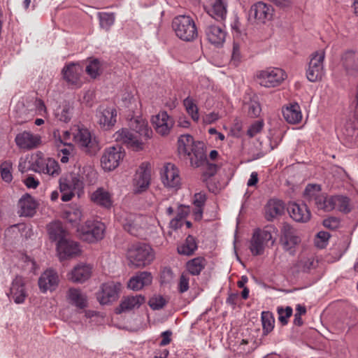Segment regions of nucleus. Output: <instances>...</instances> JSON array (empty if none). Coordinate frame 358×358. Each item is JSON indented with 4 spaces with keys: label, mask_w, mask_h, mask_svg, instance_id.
<instances>
[{
    "label": "nucleus",
    "mask_w": 358,
    "mask_h": 358,
    "mask_svg": "<svg viewBox=\"0 0 358 358\" xmlns=\"http://www.w3.org/2000/svg\"><path fill=\"white\" fill-rule=\"evenodd\" d=\"M301 241L296 231L289 224L284 223L281 228L280 242L283 248L292 252V250Z\"/></svg>",
    "instance_id": "21"
},
{
    "label": "nucleus",
    "mask_w": 358,
    "mask_h": 358,
    "mask_svg": "<svg viewBox=\"0 0 358 358\" xmlns=\"http://www.w3.org/2000/svg\"><path fill=\"white\" fill-rule=\"evenodd\" d=\"M24 285V281L21 277H16L12 282L10 294L15 303H22L27 296Z\"/></svg>",
    "instance_id": "28"
},
{
    "label": "nucleus",
    "mask_w": 358,
    "mask_h": 358,
    "mask_svg": "<svg viewBox=\"0 0 358 358\" xmlns=\"http://www.w3.org/2000/svg\"><path fill=\"white\" fill-rule=\"evenodd\" d=\"M263 128V122L257 121L252 124L248 130V135L250 137H253L258 133H259Z\"/></svg>",
    "instance_id": "62"
},
{
    "label": "nucleus",
    "mask_w": 358,
    "mask_h": 358,
    "mask_svg": "<svg viewBox=\"0 0 358 358\" xmlns=\"http://www.w3.org/2000/svg\"><path fill=\"white\" fill-rule=\"evenodd\" d=\"M66 217L69 222L77 223L82 218V212L79 208H73L66 213Z\"/></svg>",
    "instance_id": "57"
},
{
    "label": "nucleus",
    "mask_w": 358,
    "mask_h": 358,
    "mask_svg": "<svg viewBox=\"0 0 358 358\" xmlns=\"http://www.w3.org/2000/svg\"><path fill=\"white\" fill-rule=\"evenodd\" d=\"M86 72L92 78H96L100 74V64L97 59L91 61L86 66Z\"/></svg>",
    "instance_id": "56"
},
{
    "label": "nucleus",
    "mask_w": 358,
    "mask_h": 358,
    "mask_svg": "<svg viewBox=\"0 0 358 358\" xmlns=\"http://www.w3.org/2000/svg\"><path fill=\"white\" fill-rule=\"evenodd\" d=\"M34 106L36 109V113L38 115L47 117H48V110L47 108L45 105V103L43 100L40 99H36L34 101Z\"/></svg>",
    "instance_id": "59"
},
{
    "label": "nucleus",
    "mask_w": 358,
    "mask_h": 358,
    "mask_svg": "<svg viewBox=\"0 0 358 358\" xmlns=\"http://www.w3.org/2000/svg\"><path fill=\"white\" fill-rule=\"evenodd\" d=\"M150 220V218L145 216L127 213L122 216V223L124 229L131 235L136 236L143 234L148 228L150 224L149 220Z\"/></svg>",
    "instance_id": "6"
},
{
    "label": "nucleus",
    "mask_w": 358,
    "mask_h": 358,
    "mask_svg": "<svg viewBox=\"0 0 358 358\" xmlns=\"http://www.w3.org/2000/svg\"><path fill=\"white\" fill-rule=\"evenodd\" d=\"M73 112V108L69 104H65L62 106L61 110L55 113L56 116L60 121L67 122L70 120Z\"/></svg>",
    "instance_id": "53"
},
{
    "label": "nucleus",
    "mask_w": 358,
    "mask_h": 358,
    "mask_svg": "<svg viewBox=\"0 0 358 358\" xmlns=\"http://www.w3.org/2000/svg\"><path fill=\"white\" fill-rule=\"evenodd\" d=\"M82 68L79 64H70L62 70L64 79L70 85H78L80 83V76Z\"/></svg>",
    "instance_id": "32"
},
{
    "label": "nucleus",
    "mask_w": 358,
    "mask_h": 358,
    "mask_svg": "<svg viewBox=\"0 0 358 358\" xmlns=\"http://www.w3.org/2000/svg\"><path fill=\"white\" fill-rule=\"evenodd\" d=\"M151 122L155 131L161 136H167L174 125L173 119L166 111L152 116Z\"/></svg>",
    "instance_id": "16"
},
{
    "label": "nucleus",
    "mask_w": 358,
    "mask_h": 358,
    "mask_svg": "<svg viewBox=\"0 0 358 358\" xmlns=\"http://www.w3.org/2000/svg\"><path fill=\"white\" fill-rule=\"evenodd\" d=\"M161 179L168 188L178 189L181 185V178L178 168L172 163H166L161 171Z\"/></svg>",
    "instance_id": "13"
},
{
    "label": "nucleus",
    "mask_w": 358,
    "mask_h": 358,
    "mask_svg": "<svg viewBox=\"0 0 358 358\" xmlns=\"http://www.w3.org/2000/svg\"><path fill=\"white\" fill-rule=\"evenodd\" d=\"M121 288L120 282H108L101 285L97 298L101 304H107L115 301Z\"/></svg>",
    "instance_id": "19"
},
{
    "label": "nucleus",
    "mask_w": 358,
    "mask_h": 358,
    "mask_svg": "<svg viewBox=\"0 0 358 358\" xmlns=\"http://www.w3.org/2000/svg\"><path fill=\"white\" fill-rule=\"evenodd\" d=\"M59 279L57 273L53 269L45 270L39 277L38 284L40 291L45 293L52 292L59 285Z\"/></svg>",
    "instance_id": "20"
},
{
    "label": "nucleus",
    "mask_w": 358,
    "mask_h": 358,
    "mask_svg": "<svg viewBox=\"0 0 358 358\" xmlns=\"http://www.w3.org/2000/svg\"><path fill=\"white\" fill-rule=\"evenodd\" d=\"M335 208L342 213H348L352 207L349 198L343 195H336L334 202V209Z\"/></svg>",
    "instance_id": "44"
},
{
    "label": "nucleus",
    "mask_w": 358,
    "mask_h": 358,
    "mask_svg": "<svg viewBox=\"0 0 358 358\" xmlns=\"http://www.w3.org/2000/svg\"><path fill=\"white\" fill-rule=\"evenodd\" d=\"M49 238L59 243L67 237V231L64 229L60 222H53L48 225Z\"/></svg>",
    "instance_id": "38"
},
{
    "label": "nucleus",
    "mask_w": 358,
    "mask_h": 358,
    "mask_svg": "<svg viewBox=\"0 0 358 358\" xmlns=\"http://www.w3.org/2000/svg\"><path fill=\"white\" fill-rule=\"evenodd\" d=\"M325 52L324 50H319L310 55L306 77L310 82H316L322 79L324 74V60Z\"/></svg>",
    "instance_id": "9"
},
{
    "label": "nucleus",
    "mask_w": 358,
    "mask_h": 358,
    "mask_svg": "<svg viewBox=\"0 0 358 358\" xmlns=\"http://www.w3.org/2000/svg\"><path fill=\"white\" fill-rule=\"evenodd\" d=\"M127 257L131 265L142 268L151 264L155 259V253L149 245L138 243L129 248Z\"/></svg>",
    "instance_id": "1"
},
{
    "label": "nucleus",
    "mask_w": 358,
    "mask_h": 358,
    "mask_svg": "<svg viewBox=\"0 0 358 358\" xmlns=\"http://www.w3.org/2000/svg\"><path fill=\"white\" fill-rule=\"evenodd\" d=\"M78 179L82 182V187L84 184L93 185L97 180V172L94 167L90 164H85L83 166H78V171L76 173Z\"/></svg>",
    "instance_id": "30"
},
{
    "label": "nucleus",
    "mask_w": 358,
    "mask_h": 358,
    "mask_svg": "<svg viewBox=\"0 0 358 358\" xmlns=\"http://www.w3.org/2000/svg\"><path fill=\"white\" fill-rule=\"evenodd\" d=\"M189 288V275L186 272L182 273L180 275L178 283V290L180 293L186 292Z\"/></svg>",
    "instance_id": "55"
},
{
    "label": "nucleus",
    "mask_w": 358,
    "mask_h": 358,
    "mask_svg": "<svg viewBox=\"0 0 358 358\" xmlns=\"http://www.w3.org/2000/svg\"><path fill=\"white\" fill-rule=\"evenodd\" d=\"M113 138L115 141L127 145L134 150H141L144 148V142L142 139H138L127 128H122L117 131Z\"/></svg>",
    "instance_id": "15"
},
{
    "label": "nucleus",
    "mask_w": 358,
    "mask_h": 358,
    "mask_svg": "<svg viewBox=\"0 0 358 358\" xmlns=\"http://www.w3.org/2000/svg\"><path fill=\"white\" fill-rule=\"evenodd\" d=\"M287 78L286 72L277 67H268L257 73L258 83L267 88L279 86Z\"/></svg>",
    "instance_id": "4"
},
{
    "label": "nucleus",
    "mask_w": 358,
    "mask_h": 358,
    "mask_svg": "<svg viewBox=\"0 0 358 358\" xmlns=\"http://www.w3.org/2000/svg\"><path fill=\"white\" fill-rule=\"evenodd\" d=\"M292 309L291 307L287 306L285 309L279 308L278 309V319L279 321L282 324H286L287 323V319L292 315Z\"/></svg>",
    "instance_id": "60"
},
{
    "label": "nucleus",
    "mask_w": 358,
    "mask_h": 358,
    "mask_svg": "<svg viewBox=\"0 0 358 358\" xmlns=\"http://www.w3.org/2000/svg\"><path fill=\"white\" fill-rule=\"evenodd\" d=\"M183 106L192 120L197 122L199 120L200 115L195 100L191 96H187L183 100Z\"/></svg>",
    "instance_id": "42"
},
{
    "label": "nucleus",
    "mask_w": 358,
    "mask_h": 358,
    "mask_svg": "<svg viewBox=\"0 0 358 358\" xmlns=\"http://www.w3.org/2000/svg\"><path fill=\"white\" fill-rule=\"evenodd\" d=\"M245 106L248 107V114L250 117H256L260 114L262 109L256 97L251 99Z\"/></svg>",
    "instance_id": "52"
},
{
    "label": "nucleus",
    "mask_w": 358,
    "mask_h": 358,
    "mask_svg": "<svg viewBox=\"0 0 358 358\" xmlns=\"http://www.w3.org/2000/svg\"><path fill=\"white\" fill-rule=\"evenodd\" d=\"M122 101L125 107L133 108L132 105H136V99L131 93L124 94Z\"/></svg>",
    "instance_id": "63"
},
{
    "label": "nucleus",
    "mask_w": 358,
    "mask_h": 358,
    "mask_svg": "<svg viewBox=\"0 0 358 358\" xmlns=\"http://www.w3.org/2000/svg\"><path fill=\"white\" fill-rule=\"evenodd\" d=\"M105 225L98 221L87 220L78 228L80 238L86 242L94 243L103 238Z\"/></svg>",
    "instance_id": "5"
},
{
    "label": "nucleus",
    "mask_w": 358,
    "mask_h": 358,
    "mask_svg": "<svg viewBox=\"0 0 358 358\" xmlns=\"http://www.w3.org/2000/svg\"><path fill=\"white\" fill-rule=\"evenodd\" d=\"M322 194L321 187L316 184H309L304 190V196L308 201H316V199Z\"/></svg>",
    "instance_id": "47"
},
{
    "label": "nucleus",
    "mask_w": 358,
    "mask_h": 358,
    "mask_svg": "<svg viewBox=\"0 0 358 358\" xmlns=\"http://www.w3.org/2000/svg\"><path fill=\"white\" fill-rule=\"evenodd\" d=\"M20 216H33L36 212V203L29 194L24 195L18 202Z\"/></svg>",
    "instance_id": "35"
},
{
    "label": "nucleus",
    "mask_w": 358,
    "mask_h": 358,
    "mask_svg": "<svg viewBox=\"0 0 358 358\" xmlns=\"http://www.w3.org/2000/svg\"><path fill=\"white\" fill-rule=\"evenodd\" d=\"M274 318L269 311H264L262 313V323L264 334L271 332L274 327Z\"/></svg>",
    "instance_id": "48"
},
{
    "label": "nucleus",
    "mask_w": 358,
    "mask_h": 358,
    "mask_svg": "<svg viewBox=\"0 0 358 358\" xmlns=\"http://www.w3.org/2000/svg\"><path fill=\"white\" fill-rule=\"evenodd\" d=\"M288 212L291 217L298 222H307L311 217L310 211L305 203H290Z\"/></svg>",
    "instance_id": "27"
},
{
    "label": "nucleus",
    "mask_w": 358,
    "mask_h": 358,
    "mask_svg": "<svg viewBox=\"0 0 358 358\" xmlns=\"http://www.w3.org/2000/svg\"><path fill=\"white\" fill-rule=\"evenodd\" d=\"M207 261L204 257H197L189 260L185 265L187 273L199 275L205 268Z\"/></svg>",
    "instance_id": "39"
},
{
    "label": "nucleus",
    "mask_w": 358,
    "mask_h": 358,
    "mask_svg": "<svg viewBox=\"0 0 358 358\" xmlns=\"http://www.w3.org/2000/svg\"><path fill=\"white\" fill-rule=\"evenodd\" d=\"M197 249V245L194 238L188 236L185 243L178 248V251L181 255H191Z\"/></svg>",
    "instance_id": "45"
},
{
    "label": "nucleus",
    "mask_w": 358,
    "mask_h": 358,
    "mask_svg": "<svg viewBox=\"0 0 358 358\" xmlns=\"http://www.w3.org/2000/svg\"><path fill=\"white\" fill-rule=\"evenodd\" d=\"M275 232L273 227H266L264 229H257L250 241V250L254 255H262L271 241L272 245L275 241L272 234Z\"/></svg>",
    "instance_id": "3"
},
{
    "label": "nucleus",
    "mask_w": 358,
    "mask_h": 358,
    "mask_svg": "<svg viewBox=\"0 0 358 358\" xmlns=\"http://www.w3.org/2000/svg\"><path fill=\"white\" fill-rule=\"evenodd\" d=\"M99 19L101 27L108 30L114 24L115 15L111 13L101 12L99 13Z\"/></svg>",
    "instance_id": "49"
},
{
    "label": "nucleus",
    "mask_w": 358,
    "mask_h": 358,
    "mask_svg": "<svg viewBox=\"0 0 358 358\" xmlns=\"http://www.w3.org/2000/svg\"><path fill=\"white\" fill-rule=\"evenodd\" d=\"M166 303V299L161 295H155L148 301V304L152 310L162 309Z\"/></svg>",
    "instance_id": "54"
},
{
    "label": "nucleus",
    "mask_w": 358,
    "mask_h": 358,
    "mask_svg": "<svg viewBox=\"0 0 358 358\" xmlns=\"http://www.w3.org/2000/svg\"><path fill=\"white\" fill-rule=\"evenodd\" d=\"M66 299L78 308L83 309L87 306V297L80 289L69 288L66 292Z\"/></svg>",
    "instance_id": "29"
},
{
    "label": "nucleus",
    "mask_w": 358,
    "mask_h": 358,
    "mask_svg": "<svg viewBox=\"0 0 358 358\" xmlns=\"http://www.w3.org/2000/svg\"><path fill=\"white\" fill-rule=\"evenodd\" d=\"M57 251L60 259L73 258L81 254L79 244L67 237L57 243Z\"/></svg>",
    "instance_id": "18"
},
{
    "label": "nucleus",
    "mask_w": 358,
    "mask_h": 358,
    "mask_svg": "<svg viewBox=\"0 0 358 358\" xmlns=\"http://www.w3.org/2000/svg\"><path fill=\"white\" fill-rule=\"evenodd\" d=\"M206 201V195L201 192L195 194L194 199V205L195 207H201L203 206Z\"/></svg>",
    "instance_id": "64"
},
{
    "label": "nucleus",
    "mask_w": 358,
    "mask_h": 358,
    "mask_svg": "<svg viewBox=\"0 0 358 358\" xmlns=\"http://www.w3.org/2000/svg\"><path fill=\"white\" fill-rule=\"evenodd\" d=\"M241 59V45L238 42H234L232 54H231V62L234 65L236 66L239 64Z\"/></svg>",
    "instance_id": "58"
},
{
    "label": "nucleus",
    "mask_w": 358,
    "mask_h": 358,
    "mask_svg": "<svg viewBox=\"0 0 358 358\" xmlns=\"http://www.w3.org/2000/svg\"><path fill=\"white\" fill-rule=\"evenodd\" d=\"M196 143L189 134L181 135L178 140V150L180 155L184 156L189 153L194 148Z\"/></svg>",
    "instance_id": "40"
},
{
    "label": "nucleus",
    "mask_w": 358,
    "mask_h": 358,
    "mask_svg": "<svg viewBox=\"0 0 358 358\" xmlns=\"http://www.w3.org/2000/svg\"><path fill=\"white\" fill-rule=\"evenodd\" d=\"M92 267L90 264L80 263L67 274L68 279L76 283H83L92 275Z\"/></svg>",
    "instance_id": "24"
},
{
    "label": "nucleus",
    "mask_w": 358,
    "mask_h": 358,
    "mask_svg": "<svg viewBox=\"0 0 358 358\" xmlns=\"http://www.w3.org/2000/svg\"><path fill=\"white\" fill-rule=\"evenodd\" d=\"M75 143L85 152L93 153L97 149V142L86 128L76 127L72 130Z\"/></svg>",
    "instance_id": "10"
},
{
    "label": "nucleus",
    "mask_w": 358,
    "mask_h": 358,
    "mask_svg": "<svg viewBox=\"0 0 358 358\" xmlns=\"http://www.w3.org/2000/svg\"><path fill=\"white\" fill-rule=\"evenodd\" d=\"M334 196H328L322 193L320 196L316 199L314 203L316 208L319 210L329 212L334 210Z\"/></svg>",
    "instance_id": "41"
},
{
    "label": "nucleus",
    "mask_w": 358,
    "mask_h": 358,
    "mask_svg": "<svg viewBox=\"0 0 358 358\" xmlns=\"http://www.w3.org/2000/svg\"><path fill=\"white\" fill-rule=\"evenodd\" d=\"M274 10L273 7L266 3L259 1L253 4L250 10V13L259 22L265 23L273 18Z\"/></svg>",
    "instance_id": "22"
},
{
    "label": "nucleus",
    "mask_w": 358,
    "mask_h": 358,
    "mask_svg": "<svg viewBox=\"0 0 358 358\" xmlns=\"http://www.w3.org/2000/svg\"><path fill=\"white\" fill-rule=\"evenodd\" d=\"M47 157L42 152H38L31 156V168L35 172L39 173L44 165Z\"/></svg>",
    "instance_id": "50"
},
{
    "label": "nucleus",
    "mask_w": 358,
    "mask_h": 358,
    "mask_svg": "<svg viewBox=\"0 0 358 358\" xmlns=\"http://www.w3.org/2000/svg\"><path fill=\"white\" fill-rule=\"evenodd\" d=\"M150 273L143 271L133 276L128 282L127 287L132 290H140L152 282Z\"/></svg>",
    "instance_id": "33"
},
{
    "label": "nucleus",
    "mask_w": 358,
    "mask_h": 358,
    "mask_svg": "<svg viewBox=\"0 0 358 358\" xmlns=\"http://www.w3.org/2000/svg\"><path fill=\"white\" fill-rule=\"evenodd\" d=\"M324 226L329 229H336L340 226V220L335 217H330L323 221Z\"/></svg>",
    "instance_id": "61"
},
{
    "label": "nucleus",
    "mask_w": 358,
    "mask_h": 358,
    "mask_svg": "<svg viewBox=\"0 0 358 358\" xmlns=\"http://www.w3.org/2000/svg\"><path fill=\"white\" fill-rule=\"evenodd\" d=\"M96 120L104 130L110 129L116 123L117 111L111 106H100L96 111Z\"/></svg>",
    "instance_id": "14"
},
{
    "label": "nucleus",
    "mask_w": 358,
    "mask_h": 358,
    "mask_svg": "<svg viewBox=\"0 0 358 358\" xmlns=\"http://www.w3.org/2000/svg\"><path fill=\"white\" fill-rule=\"evenodd\" d=\"M285 210L284 203L281 200L271 199L265 207V216L268 220L281 215Z\"/></svg>",
    "instance_id": "36"
},
{
    "label": "nucleus",
    "mask_w": 358,
    "mask_h": 358,
    "mask_svg": "<svg viewBox=\"0 0 358 358\" xmlns=\"http://www.w3.org/2000/svg\"><path fill=\"white\" fill-rule=\"evenodd\" d=\"M0 169L1 176L3 180H4L6 182H11V180H13V163L10 161H5L1 163Z\"/></svg>",
    "instance_id": "51"
},
{
    "label": "nucleus",
    "mask_w": 358,
    "mask_h": 358,
    "mask_svg": "<svg viewBox=\"0 0 358 358\" xmlns=\"http://www.w3.org/2000/svg\"><path fill=\"white\" fill-rule=\"evenodd\" d=\"M176 35L182 41L190 42L198 36V31L194 20L187 15L175 17L172 23Z\"/></svg>",
    "instance_id": "2"
},
{
    "label": "nucleus",
    "mask_w": 358,
    "mask_h": 358,
    "mask_svg": "<svg viewBox=\"0 0 358 358\" xmlns=\"http://www.w3.org/2000/svg\"><path fill=\"white\" fill-rule=\"evenodd\" d=\"M130 128L138 134V139H142L143 142L151 138L152 131L148 126V122L141 116H136L131 119L129 122Z\"/></svg>",
    "instance_id": "23"
},
{
    "label": "nucleus",
    "mask_w": 358,
    "mask_h": 358,
    "mask_svg": "<svg viewBox=\"0 0 358 358\" xmlns=\"http://www.w3.org/2000/svg\"><path fill=\"white\" fill-rule=\"evenodd\" d=\"M39 173L56 177L60 173V168L58 163L54 159L47 157L45 162Z\"/></svg>",
    "instance_id": "43"
},
{
    "label": "nucleus",
    "mask_w": 358,
    "mask_h": 358,
    "mask_svg": "<svg viewBox=\"0 0 358 358\" xmlns=\"http://www.w3.org/2000/svg\"><path fill=\"white\" fill-rule=\"evenodd\" d=\"M282 115L289 124H297L302 119L300 106L296 103H290L282 108Z\"/></svg>",
    "instance_id": "34"
},
{
    "label": "nucleus",
    "mask_w": 358,
    "mask_h": 358,
    "mask_svg": "<svg viewBox=\"0 0 358 358\" xmlns=\"http://www.w3.org/2000/svg\"><path fill=\"white\" fill-rule=\"evenodd\" d=\"M317 262L313 257H302L297 262L296 266L298 271L306 272L317 266Z\"/></svg>",
    "instance_id": "46"
},
{
    "label": "nucleus",
    "mask_w": 358,
    "mask_h": 358,
    "mask_svg": "<svg viewBox=\"0 0 358 358\" xmlns=\"http://www.w3.org/2000/svg\"><path fill=\"white\" fill-rule=\"evenodd\" d=\"M209 1V4L205 6L207 16L204 20H215L217 22L224 20L227 13L226 0Z\"/></svg>",
    "instance_id": "17"
},
{
    "label": "nucleus",
    "mask_w": 358,
    "mask_h": 358,
    "mask_svg": "<svg viewBox=\"0 0 358 358\" xmlns=\"http://www.w3.org/2000/svg\"><path fill=\"white\" fill-rule=\"evenodd\" d=\"M151 180L150 164L148 162L142 163L136 170L133 180V191L135 194L145 192Z\"/></svg>",
    "instance_id": "12"
},
{
    "label": "nucleus",
    "mask_w": 358,
    "mask_h": 358,
    "mask_svg": "<svg viewBox=\"0 0 358 358\" xmlns=\"http://www.w3.org/2000/svg\"><path fill=\"white\" fill-rule=\"evenodd\" d=\"M145 302V298L141 294L124 297L120 305L121 311L126 312L137 309Z\"/></svg>",
    "instance_id": "37"
},
{
    "label": "nucleus",
    "mask_w": 358,
    "mask_h": 358,
    "mask_svg": "<svg viewBox=\"0 0 358 358\" xmlns=\"http://www.w3.org/2000/svg\"><path fill=\"white\" fill-rule=\"evenodd\" d=\"M124 157V152L120 146H111L105 149L101 158V166L106 171L115 169Z\"/></svg>",
    "instance_id": "11"
},
{
    "label": "nucleus",
    "mask_w": 358,
    "mask_h": 358,
    "mask_svg": "<svg viewBox=\"0 0 358 358\" xmlns=\"http://www.w3.org/2000/svg\"><path fill=\"white\" fill-rule=\"evenodd\" d=\"M76 172H70L64 174L59 180V189L63 201H69L74 196V191L81 189L82 182L78 179Z\"/></svg>",
    "instance_id": "8"
},
{
    "label": "nucleus",
    "mask_w": 358,
    "mask_h": 358,
    "mask_svg": "<svg viewBox=\"0 0 358 358\" xmlns=\"http://www.w3.org/2000/svg\"><path fill=\"white\" fill-rule=\"evenodd\" d=\"M15 141L17 147L23 150H31L41 143V137L29 131H24L18 134Z\"/></svg>",
    "instance_id": "25"
},
{
    "label": "nucleus",
    "mask_w": 358,
    "mask_h": 358,
    "mask_svg": "<svg viewBox=\"0 0 358 358\" xmlns=\"http://www.w3.org/2000/svg\"><path fill=\"white\" fill-rule=\"evenodd\" d=\"M91 201L101 207L109 208L113 204L112 196L103 187H99L90 194Z\"/></svg>",
    "instance_id": "31"
},
{
    "label": "nucleus",
    "mask_w": 358,
    "mask_h": 358,
    "mask_svg": "<svg viewBox=\"0 0 358 358\" xmlns=\"http://www.w3.org/2000/svg\"><path fill=\"white\" fill-rule=\"evenodd\" d=\"M186 156L188 157L192 166L200 167L205 166L207 162V156L204 144L202 142L197 141L194 148Z\"/></svg>",
    "instance_id": "26"
},
{
    "label": "nucleus",
    "mask_w": 358,
    "mask_h": 358,
    "mask_svg": "<svg viewBox=\"0 0 358 358\" xmlns=\"http://www.w3.org/2000/svg\"><path fill=\"white\" fill-rule=\"evenodd\" d=\"M204 33L206 40L213 45L220 48L225 42L227 31L222 23L215 24L213 20H204Z\"/></svg>",
    "instance_id": "7"
}]
</instances>
